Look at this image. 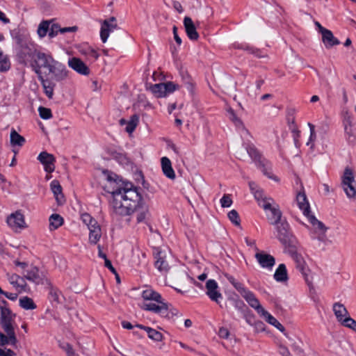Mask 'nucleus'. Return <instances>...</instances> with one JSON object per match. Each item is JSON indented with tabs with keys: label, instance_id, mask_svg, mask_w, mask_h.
I'll use <instances>...</instances> for the list:
<instances>
[{
	"label": "nucleus",
	"instance_id": "20",
	"mask_svg": "<svg viewBox=\"0 0 356 356\" xmlns=\"http://www.w3.org/2000/svg\"><path fill=\"white\" fill-rule=\"evenodd\" d=\"M322 41L326 48H330L340 44L339 40L336 38L332 32L325 28H321Z\"/></svg>",
	"mask_w": 356,
	"mask_h": 356
},
{
	"label": "nucleus",
	"instance_id": "36",
	"mask_svg": "<svg viewBox=\"0 0 356 356\" xmlns=\"http://www.w3.org/2000/svg\"><path fill=\"white\" fill-rule=\"evenodd\" d=\"M61 296V292L57 288L53 286L49 287V299L51 302H54L56 304L60 303Z\"/></svg>",
	"mask_w": 356,
	"mask_h": 356
},
{
	"label": "nucleus",
	"instance_id": "61",
	"mask_svg": "<svg viewBox=\"0 0 356 356\" xmlns=\"http://www.w3.org/2000/svg\"><path fill=\"white\" fill-rule=\"evenodd\" d=\"M0 294L4 295L7 298L11 300H15L17 298V294L15 293H8L3 291V293H0Z\"/></svg>",
	"mask_w": 356,
	"mask_h": 356
},
{
	"label": "nucleus",
	"instance_id": "41",
	"mask_svg": "<svg viewBox=\"0 0 356 356\" xmlns=\"http://www.w3.org/2000/svg\"><path fill=\"white\" fill-rule=\"evenodd\" d=\"M81 218L83 222L88 227V229L93 227L98 224L97 220L88 213H83Z\"/></svg>",
	"mask_w": 356,
	"mask_h": 356
},
{
	"label": "nucleus",
	"instance_id": "29",
	"mask_svg": "<svg viewBox=\"0 0 356 356\" xmlns=\"http://www.w3.org/2000/svg\"><path fill=\"white\" fill-rule=\"evenodd\" d=\"M274 278L277 282H282L288 280L287 270L285 264H281L276 269Z\"/></svg>",
	"mask_w": 356,
	"mask_h": 356
},
{
	"label": "nucleus",
	"instance_id": "31",
	"mask_svg": "<svg viewBox=\"0 0 356 356\" xmlns=\"http://www.w3.org/2000/svg\"><path fill=\"white\" fill-rule=\"evenodd\" d=\"M136 326L145 330L147 332L148 337L154 341H161L163 339L162 334L154 329L138 324Z\"/></svg>",
	"mask_w": 356,
	"mask_h": 356
},
{
	"label": "nucleus",
	"instance_id": "50",
	"mask_svg": "<svg viewBox=\"0 0 356 356\" xmlns=\"http://www.w3.org/2000/svg\"><path fill=\"white\" fill-rule=\"evenodd\" d=\"M163 89L165 90L166 95L168 94L173 92L175 90L179 88V86L177 84L174 83L173 82L168 81L166 83H162Z\"/></svg>",
	"mask_w": 356,
	"mask_h": 356
},
{
	"label": "nucleus",
	"instance_id": "43",
	"mask_svg": "<svg viewBox=\"0 0 356 356\" xmlns=\"http://www.w3.org/2000/svg\"><path fill=\"white\" fill-rule=\"evenodd\" d=\"M261 316L264 318L266 321L272 325H275V324H278L280 325V323L270 313H268L265 309L262 310V312L259 314Z\"/></svg>",
	"mask_w": 356,
	"mask_h": 356
},
{
	"label": "nucleus",
	"instance_id": "6",
	"mask_svg": "<svg viewBox=\"0 0 356 356\" xmlns=\"http://www.w3.org/2000/svg\"><path fill=\"white\" fill-rule=\"evenodd\" d=\"M345 138L350 145L356 144V123H354L350 116L344 118L343 121Z\"/></svg>",
	"mask_w": 356,
	"mask_h": 356
},
{
	"label": "nucleus",
	"instance_id": "28",
	"mask_svg": "<svg viewBox=\"0 0 356 356\" xmlns=\"http://www.w3.org/2000/svg\"><path fill=\"white\" fill-rule=\"evenodd\" d=\"M333 311L334 314L339 322H342L343 320L347 317L348 311L343 305L337 302L333 305Z\"/></svg>",
	"mask_w": 356,
	"mask_h": 356
},
{
	"label": "nucleus",
	"instance_id": "34",
	"mask_svg": "<svg viewBox=\"0 0 356 356\" xmlns=\"http://www.w3.org/2000/svg\"><path fill=\"white\" fill-rule=\"evenodd\" d=\"M25 143V138L19 135L15 129L10 132V143L13 146L22 147Z\"/></svg>",
	"mask_w": 356,
	"mask_h": 356
},
{
	"label": "nucleus",
	"instance_id": "39",
	"mask_svg": "<svg viewBox=\"0 0 356 356\" xmlns=\"http://www.w3.org/2000/svg\"><path fill=\"white\" fill-rule=\"evenodd\" d=\"M138 122H139V116L136 114L131 115L130 118V120L127 122V124L126 127V131L129 134H131L136 128Z\"/></svg>",
	"mask_w": 356,
	"mask_h": 356
},
{
	"label": "nucleus",
	"instance_id": "16",
	"mask_svg": "<svg viewBox=\"0 0 356 356\" xmlns=\"http://www.w3.org/2000/svg\"><path fill=\"white\" fill-rule=\"evenodd\" d=\"M207 295L209 298L217 303L222 299V296L218 290V285L216 280H209L206 283Z\"/></svg>",
	"mask_w": 356,
	"mask_h": 356
},
{
	"label": "nucleus",
	"instance_id": "45",
	"mask_svg": "<svg viewBox=\"0 0 356 356\" xmlns=\"http://www.w3.org/2000/svg\"><path fill=\"white\" fill-rule=\"evenodd\" d=\"M40 117L44 120H49L52 118V113L50 108L40 106L38 108Z\"/></svg>",
	"mask_w": 356,
	"mask_h": 356
},
{
	"label": "nucleus",
	"instance_id": "26",
	"mask_svg": "<svg viewBox=\"0 0 356 356\" xmlns=\"http://www.w3.org/2000/svg\"><path fill=\"white\" fill-rule=\"evenodd\" d=\"M161 167L163 174L169 179H174L175 178V173L172 167L170 160L164 156L161 158Z\"/></svg>",
	"mask_w": 356,
	"mask_h": 356
},
{
	"label": "nucleus",
	"instance_id": "58",
	"mask_svg": "<svg viewBox=\"0 0 356 356\" xmlns=\"http://www.w3.org/2000/svg\"><path fill=\"white\" fill-rule=\"evenodd\" d=\"M291 131L293 134V137L295 145L296 147H298V138L300 137V131L295 126L294 128L292 129Z\"/></svg>",
	"mask_w": 356,
	"mask_h": 356
},
{
	"label": "nucleus",
	"instance_id": "59",
	"mask_svg": "<svg viewBox=\"0 0 356 356\" xmlns=\"http://www.w3.org/2000/svg\"><path fill=\"white\" fill-rule=\"evenodd\" d=\"M64 348L67 353V356H79V355L74 351L72 346L69 343H67Z\"/></svg>",
	"mask_w": 356,
	"mask_h": 356
},
{
	"label": "nucleus",
	"instance_id": "33",
	"mask_svg": "<svg viewBox=\"0 0 356 356\" xmlns=\"http://www.w3.org/2000/svg\"><path fill=\"white\" fill-rule=\"evenodd\" d=\"M49 229L55 230L60 227L63 223V218L57 213H54L49 217Z\"/></svg>",
	"mask_w": 356,
	"mask_h": 356
},
{
	"label": "nucleus",
	"instance_id": "32",
	"mask_svg": "<svg viewBox=\"0 0 356 356\" xmlns=\"http://www.w3.org/2000/svg\"><path fill=\"white\" fill-rule=\"evenodd\" d=\"M306 217L308 218L309 222L312 225L313 227L316 231L320 232L321 234H325L327 228L322 222L318 220L315 216L311 215V213Z\"/></svg>",
	"mask_w": 356,
	"mask_h": 356
},
{
	"label": "nucleus",
	"instance_id": "4",
	"mask_svg": "<svg viewBox=\"0 0 356 356\" xmlns=\"http://www.w3.org/2000/svg\"><path fill=\"white\" fill-rule=\"evenodd\" d=\"M341 186L348 198L356 197L355 180L354 173L350 168H346L341 178Z\"/></svg>",
	"mask_w": 356,
	"mask_h": 356
},
{
	"label": "nucleus",
	"instance_id": "48",
	"mask_svg": "<svg viewBox=\"0 0 356 356\" xmlns=\"http://www.w3.org/2000/svg\"><path fill=\"white\" fill-rule=\"evenodd\" d=\"M229 220L235 225H240V218L238 212L235 209L230 211L228 214Z\"/></svg>",
	"mask_w": 356,
	"mask_h": 356
},
{
	"label": "nucleus",
	"instance_id": "23",
	"mask_svg": "<svg viewBox=\"0 0 356 356\" xmlns=\"http://www.w3.org/2000/svg\"><path fill=\"white\" fill-rule=\"evenodd\" d=\"M35 74H37L38 76V79L40 81L44 90L45 95L49 98L51 99L54 95V86L51 83L47 80H45L42 75V72L38 67L35 70Z\"/></svg>",
	"mask_w": 356,
	"mask_h": 356
},
{
	"label": "nucleus",
	"instance_id": "46",
	"mask_svg": "<svg viewBox=\"0 0 356 356\" xmlns=\"http://www.w3.org/2000/svg\"><path fill=\"white\" fill-rule=\"evenodd\" d=\"M16 289L19 290V291H26L27 284L25 281V278L23 277H19L16 283H14L13 285Z\"/></svg>",
	"mask_w": 356,
	"mask_h": 356
},
{
	"label": "nucleus",
	"instance_id": "64",
	"mask_svg": "<svg viewBox=\"0 0 356 356\" xmlns=\"http://www.w3.org/2000/svg\"><path fill=\"white\" fill-rule=\"evenodd\" d=\"M15 355V353L10 350H3L0 348V356H13Z\"/></svg>",
	"mask_w": 356,
	"mask_h": 356
},
{
	"label": "nucleus",
	"instance_id": "53",
	"mask_svg": "<svg viewBox=\"0 0 356 356\" xmlns=\"http://www.w3.org/2000/svg\"><path fill=\"white\" fill-rule=\"evenodd\" d=\"M220 204L222 207H229L232 204V200L229 195H224L220 199Z\"/></svg>",
	"mask_w": 356,
	"mask_h": 356
},
{
	"label": "nucleus",
	"instance_id": "35",
	"mask_svg": "<svg viewBox=\"0 0 356 356\" xmlns=\"http://www.w3.org/2000/svg\"><path fill=\"white\" fill-rule=\"evenodd\" d=\"M19 304L22 308L26 310H32L37 307L33 300L28 296L21 298L19 300Z\"/></svg>",
	"mask_w": 356,
	"mask_h": 356
},
{
	"label": "nucleus",
	"instance_id": "37",
	"mask_svg": "<svg viewBox=\"0 0 356 356\" xmlns=\"http://www.w3.org/2000/svg\"><path fill=\"white\" fill-rule=\"evenodd\" d=\"M250 189L254 194V196L255 199L257 200L259 205L261 207V204H262L263 200H269L270 202L272 201L270 199H266L264 197L263 191L259 189H255L254 186H256V184L254 182H250L249 184Z\"/></svg>",
	"mask_w": 356,
	"mask_h": 356
},
{
	"label": "nucleus",
	"instance_id": "51",
	"mask_svg": "<svg viewBox=\"0 0 356 356\" xmlns=\"http://www.w3.org/2000/svg\"><path fill=\"white\" fill-rule=\"evenodd\" d=\"M248 303L251 307H252L253 309H254L256 310V312L258 313V314H259L262 312V310L264 309L260 305V302L257 298L248 302Z\"/></svg>",
	"mask_w": 356,
	"mask_h": 356
},
{
	"label": "nucleus",
	"instance_id": "57",
	"mask_svg": "<svg viewBox=\"0 0 356 356\" xmlns=\"http://www.w3.org/2000/svg\"><path fill=\"white\" fill-rule=\"evenodd\" d=\"M218 336L222 339H228L229 331L225 327H220L218 331Z\"/></svg>",
	"mask_w": 356,
	"mask_h": 356
},
{
	"label": "nucleus",
	"instance_id": "27",
	"mask_svg": "<svg viewBox=\"0 0 356 356\" xmlns=\"http://www.w3.org/2000/svg\"><path fill=\"white\" fill-rule=\"evenodd\" d=\"M79 51L82 55L86 56L88 60L93 61L97 60L99 56L96 49L87 44L81 46L79 49Z\"/></svg>",
	"mask_w": 356,
	"mask_h": 356
},
{
	"label": "nucleus",
	"instance_id": "49",
	"mask_svg": "<svg viewBox=\"0 0 356 356\" xmlns=\"http://www.w3.org/2000/svg\"><path fill=\"white\" fill-rule=\"evenodd\" d=\"M341 324L356 332V321L350 316L346 317L341 322Z\"/></svg>",
	"mask_w": 356,
	"mask_h": 356
},
{
	"label": "nucleus",
	"instance_id": "24",
	"mask_svg": "<svg viewBox=\"0 0 356 356\" xmlns=\"http://www.w3.org/2000/svg\"><path fill=\"white\" fill-rule=\"evenodd\" d=\"M6 335L0 332V345L5 346L10 344L13 346L16 345L17 342V337L15 336V330L8 331L4 330Z\"/></svg>",
	"mask_w": 356,
	"mask_h": 356
},
{
	"label": "nucleus",
	"instance_id": "21",
	"mask_svg": "<svg viewBox=\"0 0 356 356\" xmlns=\"http://www.w3.org/2000/svg\"><path fill=\"white\" fill-rule=\"evenodd\" d=\"M184 25L185 31L188 38L191 40H197L199 38V34L191 17H185L184 19Z\"/></svg>",
	"mask_w": 356,
	"mask_h": 356
},
{
	"label": "nucleus",
	"instance_id": "40",
	"mask_svg": "<svg viewBox=\"0 0 356 356\" xmlns=\"http://www.w3.org/2000/svg\"><path fill=\"white\" fill-rule=\"evenodd\" d=\"M151 91L157 97H163L166 96L165 90L163 89V83H157L151 86Z\"/></svg>",
	"mask_w": 356,
	"mask_h": 356
},
{
	"label": "nucleus",
	"instance_id": "5",
	"mask_svg": "<svg viewBox=\"0 0 356 356\" xmlns=\"http://www.w3.org/2000/svg\"><path fill=\"white\" fill-rule=\"evenodd\" d=\"M261 207L266 211L270 224L274 225L284 220L282 219V213L278 205H273L269 200H263Z\"/></svg>",
	"mask_w": 356,
	"mask_h": 356
},
{
	"label": "nucleus",
	"instance_id": "13",
	"mask_svg": "<svg viewBox=\"0 0 356 356\" xmlns=\"http://www.w3.org/2000/svg\"><path fill=\"white\" fill-rule=\"evenodd\" d=\"M37 159L43 165L46 172L51 173L55 170L56 158L53 154L44 151L39 154Z\"/></svg>",
	"mask_w": 356,
	"mask_h": 356
},
{
	"label": "nucleus",
	"instance_id": "60",
	"mask_svg": "<svg viewBox=\"0 0 356 356\" xmlns=\"http://www.w3.org/2000/svg\"><path fill=\"white\" fill-rule=\"evenodd\" d=\"M279 353L282 356H292L288 348L284 346H280L279 348Z\"/></svg>",
	"mask_w": 356,
	"mask_h": 356
},
{
	"label": "nucleus",
	"instance_id": "9",
	"mask_svg": "<svg viewBox=\"0 0 356 356\" xmlns=\"http://www.w3.org/2000/svg\"><path fill=\"white\" fill-rule=\"evenodd\" d=\"M48 70L52 75V79L56 81H63L67 77L68 71L66 67L57 60L54 62Z\"/></svg>",
	"mask_w": 356,
	"mask_h": 356
},
{
	"label": "nucleus",
	"instance_id": "42",
	"mask_svg": "<svg viewBox=\"0 0 356 356\" xmlns=\"http://www.w3.org/2000/svg\"><path fill=\"white\" fill-rule=\"evenodd\" d=\"M49 23L47 21L42 22L38 29V34L40 38L44 37L47 33H49Z\"/></svg>",
	"mask_w": 356,
	"mask_h": 356
},
{
	"label": "nucleus",
	"instance_id": "7",
	"mask_svg": "<svg viewBox=\"0 0 356 356\" xmlns=\"http://www.w3.org/2000/svg\"><path fill=\"white\" fill-rule=\"evenodd\" d=\"M15 314L6 307H1L0 324L3 330H14L13 322Z\"/></svg>",
	"mask_w": 356,
	"mask_h": 356
},
{
	"label": "nucleus",
	"instance_id": "22",
	"mask_svg": "<svg viewBox=\"0 0 356 356\" xmlns=\"http://www.w3.org/2000/svg\"><path fill=\"white\" fill-rule=\"evenodd\" d=\"M296 202L299 209L302 211L303 214L307 216L310 214V207L305 192H299L296 195Z\"/></svg>",
	"mask_w": 356,
	"mask_h": 356
},
{
	"label": "nucleus",
	"instance_id": "10",
	"mask_svg": "<svg viewBox=\"0 0 356 356\" xmlns=\"http://www.w3.org/2000/svg\"><path fill=\"white\" fill-rule=\"evenodd\" d=\"M24 277L35 284L43 283L44 275L36 266H31L26 270L22 272Z\"/></svg>",
	"mask_w": 356,
	"mask_h": 356
},
{
	"label": "nucleus",
	"instance_id": "30",
	"mask_svg": "<svg viewBox=\"0 0 356 356\" xmlns=\"http://www.w3.org/2000/svg\"><path fill=\"white\" fill-rule=\"evenodd\" d=\"M89 233V241L92 244H96L102 236V231L99 224L95 225V227L88 229Z\"/></svg>",
	"mask_w": 356,
	"mask_h": 356
},
{
	"label": "nucleus",
	"instance_id": "44",
	"mask_svg": "<svg viewBox=\"0 0 356 356\" xmlns=\"http://www.w3.org/2000/svg\"><path fill=\"white\" fill-rule=\"evenodd\" d=\"M10 68V63L7 56H0V72H6Z\"/></svg>",
	"mask_w": 356,
	"mask_h": 356
},
{
	"label": "nucleus",
	"instance_id": "56",
	"mask_svg": "<svg viewBox=\"0 0 356 356\" xmlns=\"http://www.w3.org/2000/svg\"><path fill=\"white\" fill-rule=\"evenodd\" d=\"M229 118L232 120L236 126L242 125V122L237 118L234 111L232 109L229 110Z\"/></svg>",
	"mask_w": 356,
	"mask_h": 356
},
{
	"label": "nucleus",
	"instance_id": "55",
	"mask_svg": "<svg viewBox=\"0 0 356 356\" xmlns=\"http://www.w3.org/2000/svg\"><path fill=\"white\" fill-rule=\"evenodd\" d=\"M181 74L182 79H183L184 82L185 83L186 85H187L188 89H190V90L192 89L193 84L191 82V76L187 74V72H181Z\"/></svg>",
	"mask_w": 356,
	"mask_h": 356
},
{
	"label": "nucleus",
	"instance_id": "15",
	"mask_svg": "<svg viewBox=\"0 0 356 356\" xmlns=\"http://www.w3.org/2000/svg\"><path fill=\"white\" fill-rule=\"evenodd\" d=\"M246 151L251 159L258 165L262 171L265 172L266 166L268 161L264 159L257 149L253 145H248L246 147Z\"/></svg>",
	"mask_w": 356,
	"mask_h": 356
},
{
	"label": "nucleus",
	"instance_id": "62",
	"mask_svg": "<svg viewBox=\"0 0 356 356\" xmlns=\"http://www.w3.org/2000/svg\"><path fill=\"white\" fill-rule=\"evenodd\" d=\"M104 266L108 268L113 273L117 275V272H116V270L115 269V268L113 266L112 264H111V261L108 259H106V260L104 261Z\"/></svg>",
	"mask_w": 356,
	"mask_h": 356
},
{
	"label": "nucleus",
	"instance_id": "52",
	"mask_svg": "<svg viewBox=\"0 0 356 356\" xmlns=\"http://www.w3.org/2000/svg\"><path fill=\"white\" fill-rule=\"evenodd\" d=\"M309 129H310V136L309 141L307 142V145H311V147L312 148L314 147V141L316 140V135L315 133V127L314 124L309 123L308 124Z\"/></svg>",
	"mask_w": 356,
	"mask_h": 356
},
{
	"label": "nucleus",
	"instance_id": "19",
	"mask_svg": "<svg viewBox=\"0 0 356 356\" xmlns=\"http://www.w3.org/2000/svg\"><path fill=\"white\" fill-rule=\"evenodd\" d=\"M68 65L82 75H88L90 70L88 67L79 58L73 57L68 60Z\"/></svg>",
	"mask_w": 356,
	"mask_h": 356
},
{
	"label": "nucleus",
	"instance_id": "38",
	"mask_svg": "<svg viewBox=\"0 0 356 356\" xmlns=\"http://www.w3.org/2000/svg\"><path fill=\"white\" fill-rule=\"evenodd\" d=\"M296 268L305 276V280H307V272L308 271V268L305 264V261L301 257H296Z\"/></svg>",
	"mask_w": 356,
	"mask_h": 356
},
{
	"label": "nucleus",
	"instance_id": "47",
	"mask_svg": "<svg viewBox=\"0 0 356 356\" xmlns=\"http://www.w3.org/2000/svg\"><path fill=\"white\" fill-rule=\"evenodd\" d=\"M302 343L300 342H293L291 345V348L292 350L295 353V354L298 356H305V351L301 346Z\"/></svg>",
	"mask_w": 356,
	"mask_h": 356
},
{
	"label": "nucleus",
	"instance_id": "11",
	"mask_svg": "<svg viewBox=\"0 0 356 356\" xmlns=\"http://www.w3.org/2000/svg\"><path fill=\"white\" fill-rule=\"evenodd\" d=\"M153 255L155 259V267L161 274L165 275L168 272L170 266L165 259V253L161 251L159 248H154Z\"/></svg>",
	"mask_w": 356,
	"mask_h": 356
},
{
	"label": "nucleus",
	"instance_id": "63",
	"mask_svg": "<svg viewBox=\"0 0 356 356\" xmlns=\"http://www.w3.org/2000/svg\"><path fill=\"white\" fill-rule=\"evenodd\" d=\"M245 243L247 245L253 248L255 250H258V248L256 245V241L253 239H250L248 238H245Z\"/></svg>",
	"mask_w": 356,
	"mask_h": 356
},
{
	"label": "nucleus",
	"instance_id": "18",
	"mask_svg": "<svg viewBox=\"0 0 356 356\" xmlns=\"http://www.w3.org/2000/svg\"><path fill=\"white\" fill-rule=\"evenodd\" d=\"M259 265L264 268L271 270L275 264V259L272 255L265 252H257L255 254Z\"/></svg>",
	"mask_w": 356,
	"mask_h": 356
},
{
	"label": "nucleus",
	"instance_id": "8",
	"mask_svg": "<svg viewBox=\"0 0 356 356\" xmlns=\"http://www.w3.org/2000/svg\"><path fill=\"white\" fill-rule=\"evenodd\" d=\"M55 60L50 54L37 52L34 57V64H33V70L35 72L38 67L40 71L42 67L49 69Z\"/></svg>",
	"mask_w": 356,
	"mask_h": 356
},
{
	"label": "nucleus",
	"instance_id": "2",
	"mask_svg": "<svg viewBox=\"0 0 356 356\" xmlns=\"http://www.w3.org/2000/svg\"><path fill=\"white\" fill-rule=\"evenodd\" d=\"M144 302L140 305L141 309L150 311L161 316L170 319L177 314L175 309H170L169 305L163 302L161 296L152 289H147L142 293Z\"/></svg>",
	"mask_w": 356,
	"mask_h": 356
},
{
	"label": "nucleus",
	"instance_id": "54",
	"mask_svg": "<svg viewBox=\"0 0 356 356\" xmlns=\"http://www.w3.org/2000/svg\"><path fill=\"white\" fill-rule=\"evenodd\" d=\"M60 27L58 26V24H51V26H50V29H49V36L50 38L55 37L60 32Z\"/></svg>",
	"mask_w": 356,
	"mask_h": 356
},
{
	"label": "nucleus",
	"instance_id": "14",
	"mask_svg": "<svg viewBox=\"0 0 356 356\" xmlns=\"http://www.w3.org/2000/svg\"><path fill=\"white\" fill-rule=\"evenodd\" d=\"M227 278L229 283L233 285L247 302L256 298L255 295L251 291L245 288L242 283L238 282L233 276L229 275L227 276Z\"/></svg>",
	"mask_w": 356,
	"mask_h": 356
},
{
	"label": "nucleus",
	"instance_id": "12",
	"mask_svg": "<svg viewBox=\"0 0 356 356\" xmlns=\"http://www.w3.org/2000/svg\"><path fill=\"white\" fill-rule=\"evenodd\" d=\"M118 28L116 18L111 17L108 19H105L102 23L100 30V38L102 42L105 43L109 36L111 32H113Z\"/></svg>",
	"mask_w": 356,
	"mask_h": 356
},
{
	"label": "nucleus",
	"instance_id": "17",
	"mask_svg": "<svg viewBox=\"0 0 356 356\" xmlns=\"http://www.w3.org/2000/svg\"><path fill=\"white\" fill-rule=\"evenodd\" d=\"M9 227L13 229L24 227L25 220L23 214L20 211H15L7 218L6 220Z\"/></svg>",
	"mask_w": 356,
	"mask_h": 356
},
{
	"label": "nucleus",
	"instance_id": "25",
	"mask_svg": "<svg viewBox=\"0 0 356 356\" xmlns=\"http://www.w3.org/2000/svg\"><path fill=\"white\" fill-rule=\"evenodd\" d=\"M51 190L53 192L57 202L62 204L65 202L64 195L62 193V187L58 180H53L50 184Z\"/></svg>",
	"mask_w": 356,
	"mask_h": 356
},
{
	"label": "nucleus",
	"instance_id": "3",
	"mask_svg": "<svg viewBox=\"0 0 356 356\" xmlns=\"http://www.w3.org/2000/svg\"><path fill=\"white\" fill-rule=\"evenodd\" d=\"M276 230V238L286 247L295 245L296 238L289 230V225L284 220L277 225H274Z\"/></svg>",
	"mask_w": 356,
	"mask_h": 356
},
{
	"label": "nucleus",
	"instance_id": "1",
	"mask_svg": "<svg viewBox=\"0 0 356 356\" xmlns=\"http://www.w3.org/2000/svg\"><path fill=\"white\" fill-rule=\"evenodd\" d=\"M110 206L118 216H129L136 212L137 222H143L149 216L147 206L142 204L140 188L129 181H122L111 193Z\"/></svg>",
	"mask_w": 356,
	"mask_h": 356
}]
</instances>
